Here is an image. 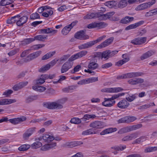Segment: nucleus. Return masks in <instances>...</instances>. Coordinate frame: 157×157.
<instances>
[{"mask_svg":"<svg viewBox=\"0 0 157 157\" xmlns=\"http://www.w3.org/2000/svg\"><path fill=\"white\" fill-rule=\"evenodd\" d=\"M88 53V52L86 50L80 51L75 54L72 55L69 59L68 61L66 62L62 66L61 68V73H65L71 68L73 65L72 61L81 58Z\"/></svg>","mask_w":157,"mask_h":157,"instance_id":"obj_1","label":"nucleus"},{"mask_svg":"<svg viewBox=\"0 0 157 157\" xmlns=\"http://www.w3.org/2000/svg\"><path fill=\"white\" fill-rule=\"evenodd\" d=\"M28 19L27 16H23L20 13L7 20V23L8 24L16 23L18 26H21L27 21Z\"/></svg>","mask_w":157,"mask_h":157,"instance_id":"obj_2","label":"nucleus"},{"mask_svg":"<svg viewBox=\"0 0 157 157\" xmlns=\"http://www.w3.org/2000/svg\"><path fill=\"white\" fill-rule=\"evenodd\" d=\"M63 100H61L59 102L58 101L45 102L43 103V106L48 109H60L63 106L62 104L64 103Z\"/></svg>","mask_w":157,"mask_h":157,"instance_id":"obj_3","label":"nucleus"},{"mask_svg":"<svg viewBox=\"0 0 157 157\" xmlns=\"http://www.w3.org/2000/svg\"><path fill=\"white\" fill-rule=\"evenodd\" d=\"M26 119V117L24 116H21L20 117L16 118L10 119L9 120L7 117H3L1 119H0V123L3 122H7L9 121L13 124H17L25 121Z\"/></svg>","mask_w":157,"mask_h":157,"instance_id":"obj_4","label":"nucleus"},{"mask_svg":"<svg viewBox=\"0 0 157 157\" xmlns=\"http://www.w3.org/2000/svg\"><path fill=\"white\" fill-rule=\"evenodd\" d=\"M113 12H111L107 13L105 14H102L101 12H97L96 18L100 20H105L110 18L114 14Z\"/></svg>","mask_w":157,"mask_h":157,"instance_id":"obj_5","label":"nucleus"},{"mask_svg":"<svg viewBox=\"0 0 157 157\" xmlns=\"http://www.w3.org/2000/svg\"><path fill=\"white\" fill-rule=\"evenodd\" d=\"M155 3V0H152L147 3H144L138 6L136 8L137 10H141L149 7Z\"/></svg>","mask_w":157,"mask_h":157,"instance_id":"obj_6","label":"nucleus"},{"mask_svg":"<svg viewBox=\"0 0 157 157\" xmlns=\"http://www.w3.org/2000/svg\"><path fill=\"white\" fill-rule=\"evenodd\" d=\"M78 22V21H75L73 22L70 24L65 26L62 30V33L64 35H67L71 30V29L75 26Z\"/></svg>","mask_w":157,"mask_h":157,"instance_id":"obj_7","label":"nucleus"},{"mask_svg":"<svg viewBox=\"0 0 157 157\" xmlns=\"http://www.w3.org/2000/svg\"><path fill=\"white\" fill-rule=\"evenodd\" d=\"M118 51H117L111 52L109 50H106L102 52V59H108L117 54Z\"/></svg>","mask_w":157,"mask_h":157,"instance_id":"obj_8","label":"nucleus"},{"mask_svg":"<svg viewBox=\"0 0 157 157\" xmlns=\"http://www.w3.org/2000/svg\"><path fill=\"white\" fill-rule=\"evenodd\" d=\"M36 128L35 127H32L29 128L23 134V137L24 140H27L29 137L36 131Z\"/></svg>","mask_w":157,"mask_h":157,"instance_id":"obj_9","label":"nucleus"},{"mask_svg":"<svg viewBox=\"0 0 157 157\" xmlns=\"http://www.w3.org/2000/svg\"><path fill=\"white\" fill-rule=\"evenodd\" d=\"M144 75V74L142 72H136L128 73L124 74L123 78H131L137 77L141 76Z\"/></svg>","mask_w":157,"mask_h":157,"instance_id":"obj_10","label":"nucleus"},{"mask_svg":"<svg viewBox=\"0 0 157 157\" xmlns=\"http://www.w3.org/2000/svg\"><path fill=\"white\" fill-rule=\"evenodd\" d=\"M146 40V37H142L135 38L131 42L134 45H139L144 43Z\"/></svg>","mask_w":157,"mask_h":157,"instance_id":"obj_11","label":"nucleus"},{"mask_svg":"<svg viewBox=\"0 0 157 157\" xmlns=\"http://www.w3.org/2000/svg\"><path fill=\"white\" fill-rule=\"evenodd\" d=\"M123 90V89L120 87L108 88L103 89L101 91L109 93H117L120 92Z\"/></svg>","mask_w":157,"mask_h":157,"instance_id":"obj_12","label":"nucleus"},{"mask_svg":"<svg viewBox=\"0 0 157 157\" xmlns=\"http://www.w3.org/2000/svg\"><path fill=\"white\" fill-rule=\"evenodd\" d=\"M89 126L93 128L100 129L103 128L104 125L102 122L96 121L91 123Z\"/></svg>","mask_w":157,"mask_h":157,"instance_id":"obj_13","label":"nucleus"},{"mask_svg":"<svg viewBox=\"0 0 157 157\" xmlns=\"http://www.w3.org/2000/svg\"><path fill=\"white\" fill-rule=\"evenodd\" d=\"M40 31L41 33H51V35H53L57 32V30L53 29L52 28L41 29L40 30Z\"/></svg>","mask_w":157,"mask_h":157,"instance_id":"obj_14","label":"nucleus"},{"mask_svg":"<svg viewBox=\"0 0 157 157\" xmlns=\"http://www.w3.org/2000/svg\"><path fill=\"white\" fill-rule=\"evenodd\" d=\"M42 139L45 142H49L54 140V138L52 136L48 134H44L42 137H40L36 139V140H41Z\"/></svg>","mask_w":157,"mask_h":157,"instance_id":"obj_15","label":"nucleus"},{"mask_svg":"<svg viewBox=\"0 0 157 157\" xmlns=\"http://www.w3.org/2000/svg\"><path fill=\"white\" fill-rule=\"evenodd\" d=\"M129 105V103L125 99L120 101L117 104V106L121 109H125L127 108Z\"/></svg>","mask_w":157,"mask_h":157,"instance_id":"obj_16","label":"nucleus"},{"mask_svg":"<svg viewBox=\"0 0 157 157\" xmlns=\"http://www.w3.org/2000/svg\"><path fill=\"white\" fill-rule=\"evenodd\" d=\"M104 101L102 103V105L105 107H110L113 106L115 103V101H112L110 98H104Z\"/></svg>","mask_w":157,"mask_h":157,"instance_id":"obj_17","label":"nucleus"},{"mask_svg":"<svg viewBox=\"0 0 157 157\" xmlns=\"http://www.w3.org/2000/svg\"><path fill=\"white\" fill-rule=\"evenodd\" d=\"M41 51H39L30 54L27 57V61H30L37 58L41 54Z\"/></svg>","mask_w":157,"mask_h":157,"instance_id":"obj_18","label":"nucleus"},{"mask_svg":"<svg viewBox=\"0 0 157 157\" xmlns=\"http://www.w3.org/2000/svg\"><path fill=\"white\" fill-rule=\"evenodd\" d=\"M98 67V64L95 61L94 59H93L90 60L88 65V67L89 69L94 70L97 69Z\"/></svg>","mask_w":157,"mask_h":157,"instance_id":"obj_19","label":"nucleus"},{"mask_svg":"<svg viewBox=\"0 0 157 157\" xmlns=\"http://www.w3.org/2000/svg\"><path fill=\"white\" fill-rule=\"evenodd\" d=\"M113 37H110L101 43V44L98 46V48H101L105 47L109 45L113 42Z\"/></svg>","mask_w":157,"mask_h":157,"instance_id":"obj_20","label":"nucleus"},{"mask_svg":"<svg viewBox=\"0 0 157 157\" xmlns=\"http://www.w3.org/2000/svg\"><path fill=\"white\" fill-rule=\"evenodd\" d=\"M75 38L80 40H85L88 38V36H86L85 35L83 31H80L76 33L75 35Z\"/></svg>","mask_w":157,"mask_h":157,"instance_id":"obj_21","label":"nucleus"},{"mask_svg":"<svg viewBox=\"0 0 157 157\" xmlns=\"http://www.w3.org/2000/svg\"><path fill=\"white\" fill-rule=\"evenodd\" d=\"M16 102L15 99H2L0 100V105H9Z\"/></svg>","mask_w":157,"mask_h":157,"instance_id":"obj_22","label":"nucleus"},{"mask_svg":"<svg viewBox=\"0 0 157 157\" xmlns=\"http://www.w3.org/2000/svg\"><path fill=\"white\" fill-rule=\"evenodd\" d=\"M144 23V21H141L135 24H132L126 27L125 29L126 30H128L135 29L142 25Z\"/></svg>","mask_w":157,"mask_h":157,"instance_id":"obj_23","label":"nucleus"},{"mask_svg":"<svg viewBox=\"0 0 157 157\" xmlns=\"http://www.w3.org/2000/svg\"><path fill=\"white\" fill-rule=\"evenodd\" d=\"M82 144V143L80 141L71 142H70L67 143L63 145L65 147H72L77 146L80 145Z\"/></svg>","mask_w":157,"mask_h":157,"instance_id":"obj_24","label":"nucleus"},{"mask_svg":"<svg viewBox=\"0 0 157 157\" xmlns=\"http://www.w3.org/2000/svg\"><path fill=\"white\" fill-rule=\"evenodd\" d=\"M117 130V129L116 128H109L103 130L100 133V134L103 135L115 132Z\"/></svg>","mask_w":157,"mask_h":157,"instance_id":"obj_25","label":"nucleus"},{"mask_svg":"<svg viewBox=\"0 0 157 157\" xmlns=\"http://www.w3.org/2000/svg\"><path fill=\"white\" fill-rule=\"evenodd\" d=\"M137 137V135L136 133H133L129 135L124 137L122 139V141L123 142L128 141L134 139Z\"/></svg>","mask_w":157,"mask_h":157,"instance_id":"obj_26","label":"nucleus"},{"mask_svg":"<svg viewBox=\"0 0 157 157\" xmlns=\"http://www.w3.org/2000/svg\"><path fill=\"white\" fill-rule=\"evenodd\" d=\"M93 45L91 41H90L86 43L80 45L78 46V47L79 49L81 50L90 47Z\"/></svg>","mask_w":157,"mask_h":157,"instance_id":"obj_27","label":"nucleus"},{"mask_svg":"<svg viewBox=\"0 0 157 157\" xmlns=\"http://www.w3.org/2000/svg\"><path fill=\"white\" fill-rule=\"evenodd\" d=\"M154 53V52L152 51H148L142 55L140 57V59L143 60L146 59L153 55Z\"/></svg>","mask_w":157,"mask_h":157,"instance_id":"obj_28","label":"nucleus"},{"mask_svg":"<svg viewBox=\"0 0 157 157\" xmlns=\"http://www.w3.org/2000/svg\"><path fill=\"white\" fill-rule=\"evenodd\" d=\"M97 12L92 13H89L87 15L84 16L83 17L84 19H90L93 18H96Z\"/></svg>","mask_w":157,"mask_h":157,"instance_id":"obj_29","label":"nucleus"},{"mask_svg":"<svg viewBox=\"0 0 157 157\" xmlns=\"http://www.w3.org/2000/svg\"><path fill=\"white\" fill-rule=\"evenodd\" d=\"M56 143H55L53 145L51 144H46L43 146L41 148V150L43 151H46L56 146Z\"/></svg>","mask_w":157,"mask_h":157,"instance_id":"obj_30","label":"nucleus"},{"mask_svg":"<svg viewBox=\"0 0 157 157\" xmlns=\"http://www.w3.org/2000/svg\"><path fill=\"white\" fill-rule=\"evenodd\" d=\"M157 151V146L148 147L144 150L145 153H150Z\"/></svg>","mask_w":157,"mask_h":157,"instance_id":"obj_31","label":"nucleus"},{"mask_svg":"<svg viewBox=\"0 0 157 157\" xmlns=\"http://www.w3.org/2000/svg\"><path fill=\"white\" fill-rule=\"evenodd\" d=\"M35 40L39 41H44L45 40H47L48 39V36L47 35H38L34 37L33 38Z\"/></svg>","mask_w":157,"mask_h":157,"instance_id":"obj_32","label":"nucleus"},{"mask_svg":"<svg viewBox=\"0 0 157 157\" xmlns=\"http://www.w3.org/2000/svg\"><path fill=\"white\" fill-rule=\"evenodd\" d=\"M133 20V17H129L126 16L122 19L120 21V23L123 24H127Z\"/></svg>","mask_w":157,"mask_h":157,"instance_id":"obj_33","label":"nucleus"},{"mask_svg":"<svg viewBox=\"0 0 157 157\" xmlns=\"http://www.w3.org/2000/svg\"><path fill=\"white\" fill-rule=\"evenodd\" d=\"M55 53V51L49 52L42 57V60L47 59L53 56Z\"/></svg>","mask_w":157,"mask_h":157,"instance_id":"obj_34","label":"nucleus"},{"mask_svg":"<svg viewBox=\"0 0 157 157\" xmlns=\"http://www.w3.org/2000/svg\"><path fill=\"white\" fill-rule=\"evenodd\" d=\"M130 131V126H128L121 128L119 130L118 133L121 134Z\"/></svg>","mask_w":157,"mask_h":157,"instance_id":"obj_35","label":"nucleus"},{"mask_svg":"<svg viewBox=\"0 0 157 157\" xmlns=\"http://www.w3.org/2000/svg\"><path fill=\"white\" fill-rule=\"evenodd\" d=\"M33 89L37 91L40 92H42L46 90L45 87L42 86H34L32 87Z\"/></svg>","mask_w":157,"mask_h":157,"instance_id":"obj_36","label":"nucleus"},{"mask_svg":"<svg viewBox=\"0 0 157 157\" xmlns=\"http://www.w3.org/2000/svg\"><path fill=\"white\" fill-rule=\"evenodd\" d=\"M95 131L93 129L91 128L86 130L82 132V135H89L95 134Z\"/></svg>","mask_w":157,"mask_h":157,"instance_id":"obj_37","label":"nucleus"},{"mask_svg":"<svg viewBox=\"0 0 157 157\" xmlns=\"http://www.w3.org/2000/svg\"><path fill=\"white\" fill-rule=\"evenodd\" d=\"M117 4V2H116L113 1L107 2L105 3V6L109 8H113L116 6Z\"/></svg>","mask_w":157,"mask_h":157,"instance_id":"obj_38","label":"nucleus"},{"mask_svg":"<svg viewBox=\"0 0 157 157\" xmlns=\"http://www.w3.org/2000/svg\"><path fill=\"white\" fill-rule=\"evenodd\" d=\"M35 39L33 38H26L22 42V44L23 45H25L29 43H30L34 41Z\"/></svg>","mask_w":157,"mask_h":157,"instance_id":"obj_39","label":"nucleus"},{"mask_svg":"<svg viewBox=\"0 0 157 157\" xmlns=\"http://www.w3.org/2000/svg\"><path fill=\"white\" fill-rule=\"evenodd\" d=\"M45 45L43 44H38L33 45L30 47V50H36L39 48L44 47Z\"/></svg>","mask_w":157,"mask_h":157,"instance_id":"obj_40","label":"nucleus"},{"mask_svg":"<svg viewBox=\"0 0 157 157\" xmlns=\"http://www.w3.org/2000/svg\"><path fill=\"white\" fill-rule=\"evenodd\" d=\"M127 4V0H121L118 4V7L120 8H123L125 7Z\"/></svg>","mask_w":157,"mask_h":157,"instance_id":"obj_41","label":"nucleus"},{"mask_svg":"<svg viewBox=\"0 0 157 157\" xmlns=\"http://www.w3.org/2000/svg\"><path fill=\"white\" fill-rule=\"evenodd\" d=\"M107 24L103 22H96V28H98L100 29L104 28L107 26Z\"/></svg>","mask_w":157,"mask_h":157,"instance_id":"obj_42","label":"nucleus"},{"mask_svg":"<svg viewBox=\"0 0 157 157\" xmlns=\"http://www.w3.org/2000/svg\"><path fill=\"white\" fill-rule=\"evenodd\" d=\"M30 147V145L28 144H23L20 146L18 149L20 151H24L27 150Z\"/></svg>","mask_w":157,"mask_h":157,"instance_id":"obj_43","label":"nucleus"},{"mask_svg":"<svg viewBox=\"0 0 157 157\" xmlns=\"http://www.w3.org/2000/svg\"><path fill=\"white\" fill-rule=\"evenodd\" d=\"M42 146L41 143L39 141H36L31 145V147L33 149H36Z\"/></svg>","mask_w":157,"mask_h":157,"instance_id":"obj_44","label":"nucleus"},{"mask_svg":"<svg viewBox=\"0 0 157 157\" xmlns=\"http://www.w3.org/2000/svg\"><path fill=\"white\" fill-rule=\"evenodd\" d=\"M71 123L74 124H78L81 122V119L77 117L72 118L70 121Z\"/></svg>","mask_w":157,"mask_h":157,"instance_id":"obj_45","label":"nucleus"},{"mask_svg":"<svg viewBox=\"0 0 157 157\" xmlns=\"http://www.w3.org/2000/svg\"><path fill=\"white\" fill-rule=\"evenodd\" d=\"M146 140V137L144 136H141L133 141V144H139Z\"/></svg>","mask_w":157,"mask_h":157,"instance_id":"obj_46","label":"nucleus"},{"mask_svg":"<svg viewBox=\"0 0 157 157\" xmlns=\"http://www.w3.org/2000/svg\"><path fill=\"white\" fill-rule=\"evenodd\" d=\"M37 95L29 96L26 98V102L27 103H29L34 100L37 99Z\"/></svg>","mask_w":157,"mask_h":157,"instance_id":"obj_47","label":"nucleus"},{"mask_svg":"<svg viewBox=\"0 0 157 157\" xmlns=\"http://www.w3.org/2000/svg\"><path fill=\"white\" fill-rule=\"evenodd\" d=\"M50 67V65L47 64L39 69V71L40 72H44L49 70Z\"/></svg>","mask_w":157,"mask_h":157,"instance_id":"obj_48","label":"nucleus"},{"mask_svg":"<svg viewBox=\"0 0 157 157\" xmlns=\"http://www.w3.org/2000/svg\"><path fill=\"white\" fill-rule=\"evenodd\" d=\"M142 127V125L141 124H137L134 125L132 126H130V128L131 131L136 130L139 129Z\"/></svg>","mask_w":157,"mask_h":157,"instance_id":"obj_49","label":"nucleus"},{"mask_svg":"<svg viewBox=\"0 0 157 157\" xmlns=\"http://www.w3.org/2000/svg\"><path fill=\"white\" fill-rule=\"evenodd\" d=\"M136 98V94H135L132 95V96L129 95L126 97V100L128 101L131 102L133 101Z\"/></svg>","mask_w":157,"mask_h":157,"instance_id":"obj_50","label":"nucleus"},{"mask_svg":"<svg viewBox=\"0 0 157 157\" xmlns=\"http://www.w3.org/2000/svg\"><path fill=\"white\" fill-rule=\"evenodd\" d=\"M127 123H129L136 120L137 118L134 116H126Z\"/></svg>","mask_w":157,"mask_h":157,"instance_id":"obj_51","label":"nucleus"},{"mask_svg":"<svg viewBox=\"0 0 157 157\" xmlns=\"http://www.w3.org/2000/svg\"><path fill=\"white\" fill-rule=\"evenodd\" d=\"M125 93H119L117 94H115L113 95L110 99L113 101H115L114 99L118 98L120 97L123 96L124 95Z\"/></svg>","mask_w":157,"mask_h":157,"instance_id":"obj_52","label":"nucleus"},{"mask_svg":"<svg viewBox=\"0 0 157 157\" xmlns=\"http://www.w3.org/2000/svg\"><path fill=\"white\" fill-rule=\"evenodd\" d=\"M106 37L105 35H103L101 37H99L97 39L94 40L92 41L91 42L93 44V45L96 43L99 42L101 41L103 39Z\"/></svg>","mask_w":157,"mask_h":157,"instance_id":"obj_53","label":"nucleus"},{"mask_svg":"<svg viewBox=\"0 0 157 157\" xmlns=\"http://www.w3.org/2000/svg\"><path fill=\"white\" fill-rule=\"evenodd\" d=\"M135 85L142 83L144 79L140 78H136L134 79Z\"/></svg>","mask_w":157,"mask_h":157,"instance_id":"obj_54","label":"nucleus"},{"mask_svg":"<svg viewBox=\"0 0 157 157\" xmlns=\"http://www.w3.org/2000/svg\"><path fill=\"white\" fill-rule=\"evenodd\" d=\"M81 66L79 65H78L75 66L73 70H72L71 71V73L72 74L75 73V72L78 71L80 70L81 69Z\"/></svg>","mask_w":157,"mask_h":157,"instance_id":"obj_55","label":"nucleus"},{"mask_svg":"<svg viewBox=\"0 0 157 157\" xmlns=\"http://www.w3.org/2000/svg\"><path fill=\"white\" fill-rule=\"evenodd\" d=\"M19 49L18 48L13 49L9 52L8 54L9 56H11L15 55L17 52H18Z\"/></svg>","mask_w":157,"mask_h":157,"instance_id":"obj_56","label":"nucleus"},{"mask_svg":"<svg viewBox=\"0 0 157 157\" xmlns=\"http://www.w3.org/2000/svg\"><path fill=\"white\" fill-rule=\"evenodd\" d=\"M118 124L127 123L126 116L123 117L117 121Z\"/></svg>","mask_w":157,"mask_h":157,"instance_id":"obj_57","label":"nucleus"},{"mask_svg":"<svg viewBox=\"0 0 157 157\" xmlns=\"http://www.w3.org/2000/svg\"><path fill=\"white\" fill-rule=\"evenodd\" d=\"M30 18L32 19H35L40 18L39 14L36 13L32 14L30 16Z\"/></svg>","mask_w":157,"mask_h":157,"instance_id":"obj_58","label":"nucleus"},{"mask_svg":"<svg viewBox=\"0 0 157 157\" xmlns=\"http://www.w3.org/2000/svg\"><path fill=\"white\" fill-rule=\"evenodd\" d=\"M46 6L47 7H49V8H48V9L45 10H46V12H47L48 13V14H49L50 15V16L52 15L53 14V10H54V9L51 8V7L48 6Z\"/></svg>","mask_w":157,"mask_h":157,"instance_id":"obj_59","label":"nucleus"},{"mask_svg":"<svg viewBox=\"0 0 157 157\" xmlns=\"http://www.w3.org/2000/svg\"><path fill=\"white\" fill-rule=\"evenodd\" d=\"M48 8L47 6H44L39 8L37 10V12L40 13H42L46 9H48Z\"/></svg>","mask_w":157,"mask_h":157,"instance_id":"obj_60","label":"nucleus"},{"mask_svg":"<svg viewBox=\"0 0 157 157\" xmlns=\"http://www.w3.org/2000/svg\"><path fill=\"white\" fill-rule=\"evenodd\" d=\"M151 106L150 104H146L139 107L138 109L141 110H144L149 108Z\"/></svg>","mask_w":157,"mask_h":157,"instance_id":"obj_61","label":"nucleus"},{"mask_svg":"<svg viewBox=\"0 0 157 157\" xmlns=\"http://www.w3.org/2000/svg\"><path fill=\"white\" fill-rule=\"evenodd\" d=\"M86 80L87 81V83H92L98 80V79L97 77H92L86 79Z\"/></svg>","mask_w":157,"mask_h":157,"instance_id":"obj_62","label":"nucleus"},{"mask_svg":"<svg viewBox=\"0 0 157 157\" xmlns=\"http://www.w3.org/2000/svg\"><path fill=\"white\" fill-rule=\"evenodd\" d=\"M29 49L23 51L21 54L20 56L21 57H24L29 53Z\"/></svg>","mask_w":157,"mask_h":157,"instance_id":"obj_63","label":"nucleus"},{"mask_svg":"<svg viewBox=\"0 0 157 157\" xmlns=\"http://www.w3.org/2000/svg\"><path fill=\"white\" fill-rule=\"evenodd\" d=\"M13 92V91L11 90H6L3 94V95L6 96H9Z\"/></svg>","mask_w":157,"mask_h":157,"instance_id":"obj_64","label":"nucleus"}]
</instances>
